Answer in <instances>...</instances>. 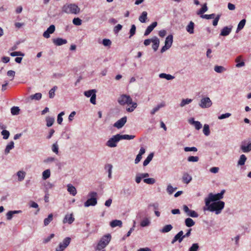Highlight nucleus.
<instances>
[{
    "label": "nucleus",
    "instance_id": "nucleus-1",
    "mask_svg": "<svg viewBox=\"0 0 251 251\" xmlns=\"http://www.w3.org/2000/svg\"><path fill=\"white\" fill-rule=\"evenodd\" d=\"M118 102L120 105L125 104L131 105L130 107L126 108V110L129 112H131L137 107L136 102L132 101L131 98L129 95L123 94L121 95L118 99Z\"/></svg>",
    "mask_w": 251,
    "mask_h": 251
},
{
    "label": "nucleus",
    "instance_id": "nucleus-2",
    "mask_svg": "<svg viewBox=\"0 0 251 251\" xmlns=\"http://www.w3.org/2000/svg\"><path fill=\"white\" fill-rule=\"evenodd\" d=\"M225 207V202L223 201H217L212 203H210L205 205L203 207V210H208L210 212H214L216 214L218 215L222 212V210Z\"/></svg>",
    "mask_w": 251,
    "mask_h": 251
},
{
    "label": "nucleus",
    "instance_id": "nucleus-3",
    "mask_svg": "<svg viewBox=\"0 0 251 251\" xmlns=\"http://www.w3.org/2000/svg\"><path fill=\"white\" fill-rule=\"evenodd\" d=\"M62 12L67 14H78L80 11V8L75 3H67L62 7Z\"/></svg>",
    "mask_w": 251,
    "mask_h": 251
},
{
    "label": "nucleus",
    "instance_id": "nucleus-4",
    "mask_svg": "<svg viewBox=\"0 0 251 251\" xmlns=\"http://www.w3.org/2000/svg\"><path fill=\"white\" fill-rule=\"evenodd\" d=\"M225 191V190H223L220 193L218 194H213L212 193H209L207 197L205 198V204L208 205V204L211 202H214L217 201H221L220 200L223 198V195Z\"/></svg>",
    "mask_w": 251,
    "mask_h": 251
},
{
    "label": "nucleus",
    "instance_id": "nucleus-5",
    "mask_svg": "<svg viewBox=\"0 0 251 251\" xmlns=\"http://www.w3.org/2000/svg\"><path fill=\"white\" fill-rule=\"evenodd\" d=\"M111 239V236L110 234L103 236L99 241L95 248V250L97 251L103 250L102 249L105 248L108 245Z\"/></svg>",
    "mask_w": 251,
    "mask_h": 251
},
{
    "label": "nucleus",
    "instance_id": "nucleus-6",
    "mask_svg": "<svg viewBox=\"0 0 251 251\" xmlns=\"http://www.w3.org/2000/svg\"><path fill=\"white\" fill-rule=\"evenodd\" d=\"M97 193L95 192H91L88 194V200L84 202V205L87 207L90 206H95L97 204Z\"/></svg>",
    "mask_w": 251,
    "mask_h": 251
},
{
    "label": "nucleus",
    "instance_id": "nucleus-7",
    "mask_svg": "<svg viewBox=\"0 0 251 251\" xmlns=\"http://www.w3.org/2000/svg\"><path fill=\"white\" fill-rule=\"evenodd\" d=\"M119 138L118 134L113 136L109 138L106 143V146L109 148H114L117 147V143L119 142Z\"/></svg>",
    "mask_w": 251,
    "mask_h": 251
},
{
    "label": "nucleus",
    "instance_id": "nucleus-8",
    "mask_svg": "<svg viewBox=\"0 0 251 251\" xmlns=\"http://www.w3.org/2000/svg\"><path fill=\"white\" fill-rule=\"evenodd\" d=\"M71 239L66 237L62 242L60 243L58 246L55 249V251H63L70 244Z\"/></svg>",
    "mask_w": 251,
    "mask_h": 251
},
{
    "label": "nucleus",
    "instance_id": "nucleus-9",
    "mask_svg": "<svg viewBox=\"0 0 251 251\" xmlns=\"http://www.w3.org/2000/svg\"><path fill=\"white\" fill-rule=\"evenodd\" d=\"M212 104V102L209 97H204L202 98L199 103V106L202 108H207L210 107Z\"/></svg>",
    "mask_w": 251,
    "mask_h": 251
},
{
    "label": "nucleus",
    "instance_id": "nucleus-10",
    "mask_svg": "<svg viewBox=\"0 0 251 251\" xmlns=\"http://www.w3.org/2000/svg\"><path fill=\"white\" fill-rule=\"evenodd\" d=\"M241 150L245 153L249 152L251 151V142L247 143L246 141L241 142L240 145Z\"/></svg>",
    "mask_w": 251,
    "mask_h": 251
},
{
    "label": "nucleus",
    "instance_id": "nucleus-11",
    "mask_svg": "<svg viewBox=\"0 0 251 251\" xmlns=\"http://www.w3.org/2000/svg\"><path fill=\"white\" fill-rule=\"evenodd\" d=\"M55 30V27L54 25H50L47 29L43 33V36L45 38H49L50 37V34H52Z\"/></svg>",
    "mask_w": 251,
    "mask_h": 251
},
{
    "label": "nucleus",
    "instance_id": "nucleus-12",
    "mask_svg": "<svg viewBox=\"0 0 251 251\" xmlns=\"http://www.w3.org/2000/svg\"><path fill=\"white\" fill-rule=\"evenodd\" d=\"M126 120L127 118L126 116H125L115 123L114 126L117 127L118 129L121 128L126 123Z\"/></svg>",
    "mask_w": 251,
    "mask_h": 251
},
{
    "label": "nucleus",
    "instance_id": "nucleus-13",
    "mask_svg": "<svg viewBox=\"0 0 251 251\" xmlns=\"http://www.w3.org/2000/svg\"><path fill=\"white\" fill-rule=\"evenodd\" d=\"M53 43L57 46H60L67 43V41L66 39H63L61 38H57L52 39Z\"/></svg>",
    "mask_w": 251,
    "mask_h": 251
},
{
    "label": "nucleus",
    "instance_id": "nucleus-14",
    "mask_svg": "<svg viewBox=\"0 0 251 251\" xmlns=\"http://www.w3.org/2000/svg\"><path fill=\"white\" fill-rule=\"evenodd\" d=\"M188 122L190 124L195 126V128L197 130L200 129L202 127V125L199 121H196L194 119L192 118L189 119Z\"/></svg>",
    "mask_w": 251,
    "mask_h": 251
},
{
    "label": "nucleus",
    "instance_id": "nucleus-15",
    "mask_svg": "<svg viewBox=\"0 0 251 251\" xmlns=\"http://www.w3.org/2000/svg\"><path fill=\"white\" fill-rule=\"evenodd\" d=\"M151 42L153 43L152 46V49L154 51H156L159 46V40L156 36H154L152 38Z\"/></svg>",
    "mask_w": 251,
    "mask_h": 251
},
{
    "label": "nucleus",
    "instance_id": "nucleus-16",
    "mask_svg": "<svg viewBox=\"0 0 251 251\" xmlns=\"http://www.w3.org/2000/svg\"><path fill=\"white\" fill-rule=\"evenodd\" d=\"M232 30V26H225L222 30L220 33L221 36H226L228 35Z\"/></svg>",
    "mask_w": 251,
    "mask_h": 251
},
{
    "label": "nucleus",
    "instance_id": "nucleus-17",
    "mask_svg": "<svg viewBox=\"0 0 251 251\" xmlns=\"http://www.w3.org/2000/svg\"><path fill=\"white\" fill-rule=\"evenodd\" d=\"M75 221V218L73 217V214L66 215L65 218L63 219V223H68L69 224H71Z\"/></svg>",
    "mask_w": 251,
    "mask_h": 251
},
{
    "label": "nucleus",
    "instance_id": "nucleus-18",
    "mask_svg": "<svg viewBox=\"0 0 251 251\" xmlns=\"http://www.w3.org/2000/svg\"><path fill=\"white\" fill-rule=\"evenodd\" d=\"M194 23L191 21L186 27V31L190 34H193L194 32Z\"/></svg>",
    "mask_w": 251,
    "mask_h": 251
},
{
    "label": "nucleus",
    "instance_id": "nucleus-19",
    "mask_svg": "<svg viewBox=\"0 0 251 251\" xmlns=\"http://www.w3.org/2000/svg\"><path fill=\"white\" fill-rule=\"evenodd\" d=\"M119 138V140H131L135 138V136L132 135H121L120 134H117Z\"/></svg>",
    "mask_w": 251,
    "mask_h": 251
},
{
    "label": "nucleus",
    "instance_id": "nucleus-20",
    "mask_svg": "<svg viewBox=\"0 0 251 251\" xmlns=\"http://www.w3.org/2000/svg\"><path fill=\"white\" fill-rule=\"evenodd\" d=\"M192 179V176L187 173H185L183 175L182 180L184 183L188 184Z\"/></svg>",
    "mask_w": 251,
    "mask_h": 251
},
{
    "label": "nucleus",
    "instance_id": "nucleus-21",
    "mask_svg": "<svg viewBox=\"0 0 251 251\" xmlns=\"http://www.w3.org/2000/svg\"><path fill=\"white\" fill-rule=\"evenodd\" d=\"M67 190L70 194L74 196L76 194L77 191L76 188L71 184H68Z\"/></svg>",
    "mask_w": 251,
    "mask_h": 251
},
{
    "label": "nucleus",
    "instance_id": "nucleus-22",
    "mask_svg": "<svg viewBox=\"0 0 251 251\" xmlns=\"http://www.w3.org/2000/svg\"><path fill=\"white\" fill-rule=\"evenodd\" d=\"M173 42V36L172 34L168 35L165 39V45L170 48L172 46Z\"/></svg>",
    "mask_w": 251,
    "mask_h": 251
},
{
    "label": "nucleus",
    "instance_id": "nucleus-23",
    "mask_svg": "<svg viewBox=\"0 0 251 251\" xmlns=\"http://www.w3.org/2000/svg\"><path fill=\"white\" fill-rule=\"evenodd\" d=\"M173 228V226L171 225H167L164 226L159 231L161 233H165L170 231Z\"/></svg>",
    "mask_w": 251,
    "mask_h": 251
},
{
    "label": "nucleus",
    "instance_id": "nucleus-24",
    "mask_svg": "<svg viewBox=\"0 0 251 251\" xmlns=\"http://www.w3.org/2000/svg\"><path fill=\"white\" fill-rule=\"evenodd\" d=\"M110 225L112 227H115L117 226L121 227L122 226V222L118 220H113L110 222Z\"/></svg>",
    "mask_w": 251,
    "mask_h": 251
},
{
    "label": "nucleus",
    "instance_id": "nucleus-25",
    "mask_svg": "<svg viewBox=\"0 0 251 251\" xmlns=\"http://www.w3.org/2000/svg\"><path fill=\"white\" fill-rule=\"evenodd\" d=\"M14 148V143L13 141H11L6 146L4 150L5 154L9 153L10 151Z\"/></svg>",
    "mask_w": 251,
    "mask_h": 251
},
{
    "label": "nucleus",
    "instance_id": "nucleus-26",
    "mask_svg": "<svg viewBox=\"0 0 251 251\" xmlns=\"http://www.w3.org/2000/svg\"><path fill=\"white\" fill-rule=\"evenodd\" d=\"M247 160V157L245 154H242L240 156L239 159L238 161L237 164L239 166H243L245 164Z\"/></svg>",
    "mask_w": 251,
    "mask_h": 251
},
{
    "label": "nucleus",
    "instance_id": "nucleus-27",
    "mask_svg": "<svg viewBox=\"0 0 251 251\" xmlns=\"http://www.w3.org/2000/svg\"><path fill=\"white\" fill-rule=\"evenodd\" d=\"M148 13L146 11H143L139 17V21L142 23H144L147 19Z\"/></svg>",
    "mask_w": 251,
    "mask_h": 251
},
{
    "label": "nucleus",
    "instance_id": "nucleus-28",
    "mask_svg": "<svg viewBox=\"0 0 251 251\" xmlns=\"http://www.w3.org/2000/svg\"><path fill=\"white\" fill-rule=\"evenodd\" d=\"M165 105L164 102H162L159 104L157 105L156 107L153 108L151 111V115H154L156 112H157L161 108L164 107Z\"/></svg>",
    "mask_w": 251,
    "mask_h": 251
},
{
    "label": "nucleus",
    "instance_id": "nucleus-29",
    "mask_svg": "<svg viewBox=\"0 0 251 251\" xmlns=\"http://www.w3.org/2000/svg\"><path fill=\"white\" fill-rule=\"evenodd\" d=\"M175 237L177 241H178L179 243H181L182 240H183L184 236H183V232L182 230L178 232L175 236Z\"/></svg>",
    "mask_w": 251,
    "mask_h": 251
},
{
    "label": "nucleus",
    "instance_id": "nucleus-30",
    "mask_svg": "<svg viewBox=\"0 0 251 251\" xmlns=\"http://www.w3.org/2000/svg\"><path fill=\"white\" fill-rule=\"evenodd\" d=\"M159 76L161 78H165L167 80H172L175 78V76L170 74H166L165 73H161L159 74Z\"/></svg>",
    "mask_w": 251,
    "mask_h": 251
},
{
    "label": "nucleus",
    "instance_id": "nucleus-31",
    "mask_svg": "<svg viewBox=\"0 0 251 251\" xmlns=\"http://www.w3.org/2000/svg\"><path fill=\"white\" fill-rule=\"evenodd\" d=\"M153 153L151 152L149 154V155L147 156L146 159L144 160L143 162V166H146L148 165L149 163L151 161V160L152 159L153 157Z\"/></svg>",
    "mask_w": 251,
    "mask_h": 251
},
{
    "label": "nucleus",
    "instance_id": "nucleus-32",
    "mask_svg": "<svg viewBox=\"0 0 251 251\" xmlns=\"http://www.w3.org/2000/svg\"><path fill=\"white\" fill-rule=\"evenodd\" d=\"M195 222L190 218H187L185 220V224L187 227H192L194 226Z\"/></svg>",
    "mask_w": 251,
    "mask_h": 251
},
{
    "label": "nucleus",
    "instance_id": "nucleus-33",
    "mask_svg": "<svg viewBox=\"0 0 251 251\" xmlns=\"http://www.w3.org/2000/svg\"><path fill=\"white\" fill-rule=\"evenodd\" d=\"M151 224V221L149 218H145L140 223V226L142 227H145L149 226Z\"/></svg>",
    "mask_w": 251,
    "mask_h": 251
},
{
    "label": "nucleus",
    "instance_id": "nucleus-34",
    "mask_svg": "<svg viewBox=\"0 0 251 251\" xmlns=\"http://www.w3.org/2000/svg\"><path fill=\"white\" fill-rule=\"evenodd\" d=\"M113 166L111 164H107L105 166V169H107L108 173V177L109 179H111L112 177V170Z\"/></svg>",
    "mask_w": 251,
    "mask_h": 251
},
{
    "label": "nucleus",
    "instance_id": "nucleus-35",
    "mask_svg": "<svg viewBox=\"0 0 251 251\" xmlns=\"http://www.w3.org/2000/svg\"><path fill=\"white\" fill-rule=\"evenodd\" d=\"M246 20L245 19L242 20L239 22V23L238 25L237 28L236 30V32H238V31H239L240 30H241V29H242L243 28V27H244V26L246 24Z\"/></svg>",
    "mask_w": 251,
    "mask_h": 251
},
{
    "label": "nucleus",
    "instance_id": "nucleus-36",
    "mask_svg": "<svg viewBox=\"0 0 251 251\" xmlns=\"http://www.w3.org/2000/svg\"><path fill=\"white\" fill-rule=\"evenodd\" d=\"M46 121L47 122V126L48 127H50L53 124L54 122V119L53 117H47L46 118Z\"/></svg>",
    "mask_w": 251,
    "mask_h": 251
},
{
    "label": "nucleus",
    "instance_id": "nucleus-37",
    "mask_svg": "<svg viewBox=\"0 0 251 251\" xmlns=\"http://www.w3.org/2000/svg\"><path fill=\"white\" fill-rule=\"evenodd\" d=\"M208 10L206 3H204L202 7L197 12L198 15H203L204 13L206 12Z\"/></svg>",
    "mask_w": 251,
    "mask_h": 251
},
{
    "label": "nucleus",
    "instance_id": "nucleus-38",
    "mask_svg": "<svg viewBox=\"0 0 251 251\" xmlns=\"http://www.w3.org/2000/svg\"><path fill=\"white\" fill-rule=\"evenodd\" d=\"M50 171L49 169L45 170L42 173V178L44 180H46L50 177Z\"/></svg>",
    "mask_w": 251,
    "mask_h": 251
},
{
    "label": "nucleus",
    "instance_id": "nucleus-39",
    "mask_svg": "<svg viewBox=\"0 0 251 251\" xmlns=\"http://www.w3.org/2000/svg\"><path fill=\"white\" fill-rule=\"evenodd\" d=\"M17 175L18 177V180L21 181L24 179L25 176V173L23 171H19L17 172Z\"/></svg>",
    "mask_w": 251,
    "mask_h": 251
},
{
    "label": "nucleus",
    "instance_id": "nucleus-40",
    "mask_svg": "<svg viewBox=\"0 0 251 251\" xmlns=\"http://www.w3.org/2000/svg\"><path fill=\"white\" fill-rule=\"evenodd\" d=\"M177 187L174 188L171 184L168 185L166 191L169 195H172L176 190Z\"/></svg>",
    "mask_w": 251,
    "mask_h": 251
},
{
    "label": "nucleus",
    "instance_id": "nucleus-41",
    "mask_svg": "<svg viewBox=\"0 0 251 251\" xmlns=\"http://www.w3.org/2000/svg\"><path fill=\"white\" fill-rule=\"evenodd\" d=\"M214 71L218 73H222L226 71V69L222 66L216 65L214 67Z\"/></svg>",
    "mask_w": 251,
    "mask_h": 251
},
{
    "label": "nucleus",
    "instance_id": "nucleus-42",
    "mask_svg": "<svg viewBox=\"0 0 251 251\" xmlns=\"http://www.w3.org/2000/svg\"><path fill=\"white\" fill-rule=\"evenodd\" d=\"M53 219V215L52 214H50L49 215L48 218H46L44 220V224L45 226H48L52 220Z\"/></svg>",
    "mask_w": 251,
    "mask_h": 251
},
{
    "label": "nucleus",
    "instance_id": "nucleus-43",
    "mask_svg": "<svg viewBox=\"0 0 251 251\" xmlns=\"http://www.w3.org/2000/svg\"><path fill=\"white\" fill-rule=\"evenodd\" d=\"M192 101V100L191 99H183L180 103V106L181 107H184L186 104L190 103Z\"/></svg>",
    "mask_w": 251,
    "mask_h": 251
},
{
    "label": "nucleus",
    "instance_id": "nucleus-44",
    "mask_svg": "<svg viewBox=\"0 0 251 251\" xmlns=\"http://www.w3.org/2000/svg\"><path fill=\"white\" fill-rule=\"evenodd\" d=\"M96 92H97V91L96 89H91V90H89L88 91H85L84 93V94L86 97L89 98L90 97H91L94 94H96Z\"/></svg>",
    "mask_w": 251,
    "mask_h": 251
},
{
    "label": "nucleus",
    "instance_id": "nucleus-45",
    "mask_svg": "<svg viewBox=\"0 0 251 251\" xmlns=\"http://www.w3.org/2000/svg\"><path fill=\"white\" fill-rule=\"evenodd\" d=\"M186 214L188 216L192 218H197L199 217V214L196 211L192 210H190L188 213H187Z\"/></svg>",
    "mask_w": 251,
    "mask_h": 251
},
{
    "label": "nucleus",
    "instance_id": "nucleus-46",
    "mask_svg": "<svg viewBox=\"0 0 251 251\" xmlns=\"http://www.w3.org/2000/svg\"><path fill=\"white\" fill-rule=\"evenodd\" d=\"M20 108L17 106H13L11 108V113L13 115H17L19 114Z\"/></svg>",
    "mask_w": 251,
    "mask_h": 251
},
{
    "label": "nucleus",
    "instance_id": "nucleus-47",
    "mask_svg": "<svg viewBox=\"0 0 251 251\" xmlns=\"http://www.w3.org/2000/svg\"><path fill=\"white\" fill-rule=\"evenodd\" d=\"M42 98V94L40 93H37L35 94L34 95H31L30 96V98L31 100H39Z\"/></svg>",
    "mask_w": 251,
    "mask_h": 251
},
{
    "label": "nucleus",
    "instance_id": "nucleus-48",
    "mask_svg": "<svg viewBox=\"0 0 251 251\" xmlns=\"http://www.w3.org/2000/svg\"><path fill=\"white\" fill-rule=\"evenodd\" d=\"M203 132L206 136H208L210 134L209 126L208 125L205 124L203 126Z\"/></svg>",
    "mask_w": 251,
    "mask_h": 251
},
{
    "label": "nucleus",
    "instance_id": "nucleus-49",
    "mask_svg": "<svg viewBox=\"0 0 251 251\" xmlns=\"http://www.w3.org/2000/svg\"><path fill=\"white\" fill-rule=\"evenodd\" d=\"M199 249V246L198 243H194L190 247L188 251H198Z\"/></svg>",
    "mask_w": 251,
    "mask_h": 251
},
{
    "label": "nucleus",
    "instance_id": "nucleus-50",
    "mask_svg": "<svg viewBox=\"0 0 251 251\" xmlns=\"http://www.w3.org/2000/svg\"><path fill=\"white\" fill-rule=\"evenodd\" d=\"M143 181L148 184H153L155 183V180L153 178H148L143 179Z\"/></svg>",
    "mask_w": 251,
    "mask_h": 251
},
{
    "label": "nucleus",
    "instance_id": "nucleus-51",
    "mask_svg": "<svg viewBox=\"0 0 251 251\" xmlns=\"http://www.w3.org/2000/svg\"><path fill=\"white\" fill-rule=\"evenodd\" d=\"M136 32V26L134 25H132L131 26V28L129 31V38H130L131 37H132Z\"/></svg>",
    "mask_w": 251,
    "mask_h": 251
},
{
    "label": "nucleus",
    "instance_id": "nucleus-52",
    "mask_svg": "<svg viewBox=\"0 0 251 251\" xmlns=\"http://www.w3.org/2000/svg\"><path fill=\"white\" fill-rule=\"evenodd\" d=\"M73 23L75 25H80L82 24V20L79 18H75L73 20Z\"/></svg>",
    "mask_w": 251,
    "mask_h": 251
},
{
    "label": "nucleus",
    "instance_id": "nucleus-53",
    "mask_svg": "<svg viewBox=\"0 0 251 251\" xmlns=\"http://www.w3.org/2000/svg\"><path fill=\"white\" fill-rule=\"evenodd\" d=\"M157 23L156 22H154L151 25L148 26L147 29L150 32H151L153 30V29L157 26Z\"/></svg>",
    "mask_w": 251,
    "mask_h": 251
},
{
    "label": "nucleus",
    "instance_id": "nucleus-54",
    "mask_svg": "<svg viewBox=\"0 0 251 251\" xmlns=\"http://www.w3.org/2000/svg\"><path fill=\"white\" fill-rule=\"evenodd\" d=\"M199 158L198 156H190L188 157L187 160L189 162H196L199 161Z\"/></svg>",
    "mask_w": 251,
    "mask_h": 251
},
{
    "label": "nucleus",
    "instance_id": "nucleus-55",
    "mask_svg": "<svg viewBox=\"0 0 251 251\" xmlns=\"http://www.w3.org/2000/svg\"><path fill=\"white\" fill-rule=\"evenodd\" d=\"M2 135L3 136V138L4 139H7L8 138L10 133L8 130H3L1 132Z\"/></svg>",
    "mask_w": 251,
    "mask_h": 251
},
{
    "label": "nucleus",
    "instance_id": "nucleus-56",
    "mask_svg": "<svg viewBox=\"0 0 251 251\" xmlns=\"http://www.w3.org/2000/svg\"><path fill=\"white\" fill-rule=\"evenodd\" d=\"M215 16V14L213 13V14H211L210 15H207V14L202 15H201V17L203 19H211L214 18Z\"/></svg>",
    "mask_w": 251,
    "mask_h": 251
},
{
    "label": "nucleus",
    "instance_id": "nucleus-57",
    "mask_svg": "<svg viewBox=\"0 0 251 251\" xmlns=\"http://www.w3.org/2000/svg\"><path fill=\"white\" fill-rule=\"evenodd\" d=\"M102 44L105 47H109L111 45V41L108 39H104L102 41Z\"/></svg>",
    "mask_w": 251,
    "mask_h": 251
},
{
    "label": "nucleus",
    "instance_id": "nucleus-58",
    "mask_svg": "<svg viewBox=\"0 0 251 251\" xmlns=\"http://www.w3.org/2000/svg\"><path fill=\"white\" fill-rule=\"evenodd\" d=\"M29 206L30 207H32V208H37L38 209H37V211H39L40 209L39 208L38 204L36 202H34L33 201H30L29 202Z\"/></svg>",
    "mask_w": 251,
    "mask_h": 251
},
{
    "label": "nucleus",
    "instance_id": "nucleus-59",
    "mask_svg": "<svg viewBox=\"0 0 251 251\" xmlns=\"http://www.w3.org/2000/svg\"><path fill=\"white\" fill-rule=\"evenodd\" d=\"M184 150L186 152H188V151H198V149L196 147H185L184 148Z\"/></svg>",
    "mask_w": 251,
    "mask_h": 251
},
{
    "label": "nucleus",
    "instance_id": "nucleus-60",
    "mask_svg": "<svg viewBox=\"0 0 251 251\" xmlns=\"http://www.w3.org/2000/svg\"><path fill=\"white\" fill-rule=\"evenodd\" d=\"M52 151L56 154L58 153V145L57 143H54L52 146Z\"/></svg>",
    "mask_w": 251,
    "mask_h": 251
},
{
    "label": "nucleus",
    "instance_id": "nucleus-61",
    "mask_svg": "<svg viewBox=\"0 0 251 251\" xmlns=\"http://www.w3.org/2000/svg\"><path fill=\"white\" fill-rule=\"evenodd\" d=\"M230 116H231L230 113H226L225 114H223L221 115L220 116H219L218 117V119L220 120H222L224 119L227 118L229 117Z\"/></svg>",
    "mask_w": 251,
    "mask_h": 251
},
{
    "label": "nucleus",
    "instance_id": "nucleus-62",
    "mask_svg": "<svg viewBox=\"0 0 251 251\" xmlns=\"http://www.w3.org/2000/svg\"><path fill=\"white\" fill-rule=\"evenodd\" d=\"M10 55L12 56H24V54L21 51H14L10 53Z\"/></svg>",
    "mask_w": 251,
    "mask_h": 251
},
{
    "label": "nucleus",
    "instance_id": "nucleus-63",
    "mask_svg": "<svg viewBox=\"0 0 251 251\" xmlns=\"http://www.w3.org/2000/svg\"><path fill=\"white\" fill-rule=\"evenodd\" d=\"M221 16V14H218L214 18V20L213 21V25L214 26H216L218 25V23L220 18Z\"/></svg>",
    "mask_w": 251,
    "mask_h": 251
},
{
    "label": "nucleus",
    "instance_id": "nucleus-64",
    "mask_svg": "<svg viewBox=\"0 0 251 251\" xmlns=\"http://www.w3.org/2000/svg\"><path fill=\"white\" fill-rule=\"evenodd\" d=\"M57 159L55 158H54V157H48L45 160H44V162L45 163H50V162H52L55 161Z\"/></svg>",
    "mask_w": 251,
    "mask_h": 251
}]
</instances>
